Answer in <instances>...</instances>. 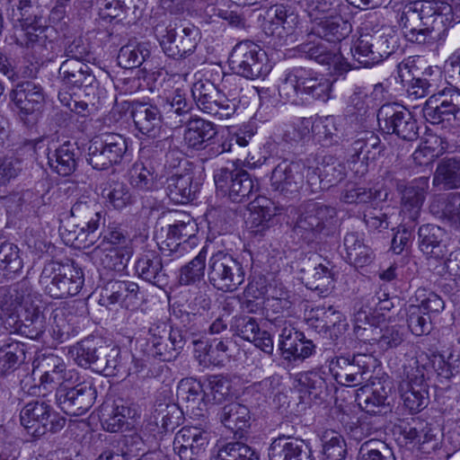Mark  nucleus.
<instances>
[{
    "instance_id": "nucleus-1",
    "label": "nucleus",
    "mask_w": 460,
    "mask_h": 460,
    "mask_svg": "<svg viewBox=\"0 0 460 460\" xmlns=\"http://www.w3.org/2000/svg\"><path fill=\"white\" fill-rule=\"evenodd\" d=\"M0 314L4 329L39 339L45 332L47 319L40 300L31 294L28 280L0 287Z\"/></svg>"
},
{
    "instance_id": "nucleus-2",
    "label": "nucleus",
    "mask_w": 460,
    "mask_h": 460,
    "mask_svg": "<svg viewBox=\"0 0 460 460\" xmlns=\"http://www.w3.org/2000/svg\"><path fill=\"white\" fill-rule=\"evenodd\" d=\"M450 12L446 2L416 1L403 7L398 22L408 41L430 44L445 31L446 15Z\"/></svg>"
},
{
    "instance_id": "nucleus-3",
    "label": "nucleus",
    "mask_w": 460,
    "mask_h": 460,
    "mask_svg": "<svg viewBox=\"0 0 460 460\" xmlns=\"http://www.w3.org/2000/svg\"><path fill=\"white\" fill-rule=\"evenodd\" d=\"M72 217L76 223L62 233L67 244L78 249H86L98 240L97 230L104 224L103 211L94 198L82 195L70 209Z\"/></svg>"
},
{
    "instance_id": "nucleus-4",
    "label": "nucleus",
    "mask_w": 460,
    "mask_h": 460,
    "mask_svg": "<svg viewBox=\"0 0 460 460\" xmlns=\"http://www.w3.org/2000/svg\"><path fill=\"white\" fill-rule=\"evenodd\" d=\"M332 81L312 69L296 67L289 71L279 87V95L288 102H297L298 93L326 102L331 98Z\"/></svg>"
},
{
    "instance_id": "nucleus-5",
    "label": "nucleus",
    "mask_w": 460,
    "mask_h": 460,
    "mask_svg": "<svg viewBox=\"0 0 460 460\" xmlns=\"http://www.w3.org/2000/svg\"><path fill=\"white\" fill-rule=\"evenodd\" d=\"M39 283L44 292L54 299H64L78 294L84 284L81 268L72 263L47 262Z\"/></svg>"
},
{
    "instance_id": "nucleus-6",
    "label": "nucleus",
    "mask_w": 460,
    "mask_h": 460,
    "mask_svg": "<svg viewBox=\"0 0 460 460\" xmlns=\"http://www.w3.org/2000/svg\"><path fill=\"white\" fill-rule=\"evenodd\" d=\"M335 208L320 202L308 201L299 209L293 227L294 233L305 243H312L323 231L329 232L337 226Z\"/></svg>"
},
{
    "instance_id": "nucleus-7",
    "label": "nucleus",
    "mask_w": 460,
    "mask_h": 460,
    "mask_svg": "<svg viewBox=\"0 0 460 460\" xmlns=\"http://www.w3.org/2000/svg\"><path fill=\"white\" fill-rule=\"evenodd\" d=\"M208 282L222 292H234L244 282L246 270L243 261L231 253L217 251L208 259L207 265Z\"/></svg>"
},
{
    "instance_id": "nucleus-8",
    "label": "nucleus",
    "mask_w": 460,
    "mask_h": 460,
    "mask_svg": "<svg viewBox=\"0 0 460 460\" xmlns=\"http://www.w3.org/2000/svg\"><path fill=\"white\" fill-rule=\"evenodd\" d=\"M228 60L232 71L246 79L265 78L271 71L266 52L252 40L237 43Z\"/></svg>"
},
{
    "instance_id": "nucleus-9",
    "label": "nucleus",
    "mask_w": 460,
    "mask_h": 460,
    "mask_svg": "<svg viewBox=\"0 0 460 460\" xmlns=\"http://www.w3.org/2000/svg\"><path fill=\"white\" fill-rule=\"evenodd\" d=\"M128 140L123 135L105 132L93 137L88 146L87 162L95 170L119 164L128 155Z\"/></svg>"
},
{
    "instance_id": "nucleus-10",
    "label": "nucleus",
    "mask_w": 460,
    "mask_h": 460,
    "mask_svg": "<svg viewBox=\"0 0 460 460\" xmlns=\"http://www.w3.org/2000/svg\"><path fill=\"white\" fill-rule=\"evenodd\" d=\"M399 48L395 33L361 35L351 48L352 56L360 66L370 67L380 63Z\"/></svg>"
},
{
    "instance_id": "nucleus-11",
    "label": "nucleus",
    "mask_w": 460,
    "mask_h": 460,
    "mask_svg": "<svg viewBox=\"0 0 460 460\" xmlns=\"http://www.w3.org/2000/svg\"><path fill=\"white\" fill-rule=\"evenodd\" d=\"M214 181L217 190L233 202L241 203L257 197L258 184L244 169L234 164L218 169Z\"/></svg>"
},
{
    "instance_id": "nucleus-12",
    "label": "nucleus",
    "mask_w": 460,
    "mask_h": 460,
    "mask_svg": "<svg viewBox=\"0 0 460 460\" xmlns=\"http://www.w3.org/2000/svg\"><path fill=\"white\" fill-rule=\"evenodd\" d=\"M20 420L28 434L35 438H40L47 432L56 433L66 424V419L56 413L50 405L43 401L28 402L21 411Z\"/></svg>"
},
{
    "instance_id": "nucleus-13",
    "label": "nucleus",
    "mask_w": 460,
    "mask_h": 460,
    "mask_svg": "<svg viewBox=\"0 0 460 460\" xmlns=\"http://www.w3.org/2000/svg\"><path fill=\"white\" fill-rule=\"evenodd\" d=\"M177 23L157 24L155 34L161 38V46L164 53L174 59L190 55L199 41V29L194 25L185 26L178 31Z\"/></svg>"
},
{
    "instance_id": "nucleus-14",
    "label": "nucleus",
    "mask_w": 460,
    "mask_h": 460,
    "mask_svg": "<svg viewBox=\"0 0 460 460\" xmlns=\"http://www.w3.org/2000/svg\"><path fill=\"white\" fill-rule=\"evenodd\" d=\"M380 129L386 134H395L405 141L416 140L419 126L411 111L398 103H385L377 111Z\"/></svg>"
},
{
    "instance_id": "nucleus-15",
    "label": "nucleus",
    "mask_w": 460,
    "mask_h": 460,
    "mask_svg": "<svg viewBox=\"0 0 460 460\" xmlns=\"http://www.w3.org/2000/svg\"><path fill=\"white\" fill-rule=\"evenodd\" d=\"M148 341L154 349V355L163 361L175 359L188 344V332L174 329L166 322H155L148 329Z\"/></svg>"
},
{
    "instance_id": "nucleus-16",
    "label": "nucleus",
    "mask_w": 460,
    "mask_h": 460,
    "mask_svg": "<svg viewBox=\"0 0 460 460\" xmlns=\"http://www.w3.org/2000/svg\"><path fill=\"white\" fill-rule=\"evenodd\" d=\"M191 94L198 108L214 118L225 119L235 112V102L229 100L210 81L195 83L191 88Z\"/></svg>"
},
{
    "instance_id": "nucleus-17",
    "label": "nucleus",
    "mask_w": 460,
    "mask_h": 460,
    "mask_svg": "<svg viewBox=\"0 0 460 460\" xmlns=\"http://www.w3.org/2000/svg\"><path fill=\"white\" fill-rule=\"evenodd\" d=\"M370 360L371 357L366 354L355 355L352 358L335 357L329 361V371L338 384L358 386L371 377Z\"/></svg>"
},
{
    "instance_id": "nucleus-18",
    "label": "nucleus",
    "mask_w": 460,
    "mask_h": 460,
    "mask_svg": "<svg viewBox=\"0 0 460 460\" xmlns=\"http://www.w3.org/2000/svg\"><path fill=\"white\" fill-rule=\"evenodd\" d=\"M96 395L91 383L83 382L73 387L60 385L56 391V402L66 414L82 416L92 408Z\"/></svg>"
},
{
    "instance_id": "nucleus-19",
    "label": "nucleus",
    "mask_w": 460,
    "mask_h": 460,
    "mask_svg": "<svg viewBox=\"0 0 460 460\" xmlns=\"http://www.w3.org/2000/svg\"><path fill=\"white\" fill-rule=\"evenodd\" d=\"M185 218L187 220H177L168 226L167 238L160 247L163 254L172 257V260L183 257L190 248L196 245L197 225L189 216Z\"/></svg>"
},
{
    "instance_id": "nucleus-20",
    "label": "nucleus",
    "mask_w": 460,
    "mask_h": 460,
    "mask_svg": "<svg viewBox=\"0 0 460 460\" xmlns=\"http://www.w3.org/2000/svg\"><path fill=\"white\" fill-rule=\"evenodd\" d=\"M305 172V166L301 163L282 161L271 172L272 191L284 199L296 197L304 186Z\"/></svg>"
},
{
    "instance_id": "nucleus-21",
    "label": "nucleus",
    "mask_w": 460,
    "mask_h": 460,
    "mask_svg": "<svg viewBox=\"0 0 460 460\" xmlns=\"http://www.w3.org/2000/svg\"><path fill=\"white\" fill-rule=\"evenodd\" d=\"M422 112L431 124L460 121V92L448 90L433 94L426 101Z\"/></svg>"
},
{
    "instance_id": "nucleus-22",
    "label": "nucleus",
    "mask_w": 460,
    "mask_h": 460,
    "mask_svg": "<svg viewBox=\"0 0 460 460\" xmlns=\"http://www.w3.org/2000/svg\"><path fill=\"white\" fill-rule=\"evenodd\" d=\"M10 100L23 120L31 116L35 119L45 104V93L42 86L33 81L17 83L10 92Z\"/></svg>"
},
{
    "instance_id": "nucleus-23",
    "label": "nucleus",
    "mask_w": 460,
    "mask_h": 460,
    "mask_svg": "<svg viewBox=\"0 0 460 460\" xmlns=\"http://www.w3.org/2000/svg\"><path fill=\"white\" fill-rule=\"evenodd\" d=\"M22 35L17 38V42L31 49L38 58L42 61H51L56 57V43L54 38L56 31L51 26L41 24V21H35L32 25L22 30Z\"/></svg>"
},
{
    "instance_id": "nucleus-24",
    "label": "nucleus",
    "mask_w": 460,
    "mask_h": 460,
    "mask_svg": "<svg viewBox=\"0 0 460 460\" xmlns=\"http://www.w3.org/2000/svg\"><path fill=\"white\" fill-rule=\"evenodd\" d=\"M404 375L406 379L400 385L403 405L411 413L419 412L427 406L429 402L423 367L418 365L405 367Z\"/></svg>"
},
{
    "instance_id": "nucleus-25",
    "label": "nucleus",
    "mask_w": 460,
    "mask_h": 460,
    "mask_svg": "<svg viewBox=\"0 0 460 460\" xmlns=\"http://www.w3.org/2000/svg\"><path fill=\"white\" fill-rule=\"evenodd\" d=\"M217 131L215 125L203 119H193L187 122V128L183 135L186 146L195 150H206L211 156H217L225 151V148L216 143Z\"/></svg>"
},
{
    "instance_id": "nucleus-26",
    "label": "nucleus",
    "mask_w": 460,
    "mask_h": 460,
    "mask_svg": "<svg viewBox=\"0 0 460 460\" xmlns=\"http://www.w3.org/2000/svg\"><path fill=\"white\" fill-rule=\"evenodd\" d=\"M209 435L202 428L185 426L175 435L173 450L181 460H201L208 445Z\"/></svg>"
},
{
    "instance_id": "nucleus-27",
    "label": "nucleus",
    "mask_w": 460,
    "mask_h": 460,
    "mask_svg": "<svg viewBox=\"0 0 460 460\" xmlns=\"http://www.w3.org/2000/svg\"><path fill=\"white\" fill-rule=\"evenodd\" d=\"M351 31V24L339 13L314 18L309 37L315 36L335 43L347 38Z\"/></svg>"
},
{
    "instance_id": "nucleus-28",
    "label": "nucleus",
    "mask_w": 460,
    "mask_h": 460,
    "mask_svg": "<svg viewBox=\"0 0 460 460\" xmlns=\"http://www.w3.org/2000/svg\"><path fill=\"white\" fill-rule=\"evenodd\" d=\"M391 386L385 382L378 381L371 386L365 385L357 392L356 400L359 407L369 414H381L390 411L388 396Z\"/></svg>"
},
{
    "instance_id": "nucleus-29",
    "label": "nucleus",
    "mask_w": 460,
    "mask_h": 460,
    "mask_svg": "<svg viewBox=\"0 0 460 460\" xmlns=\"http://www.w3.org/2000/svg\"><path fill=\"white\" fill-rule=\"evenodd\" d=\"M135 272L141 279L158 288L168 284V275L164 270L162 258L154 251H147L137 258Z\"/></svg>"
},
{
    "instance_id": "nucleus-30",
    "label": "nucleus",
    "mask_w": 460,
    "mask_h": 460,
    "mask_svg": "<svg viewBox=\"0 0 460 460\" xmlns=\"http://www.w3.org/2000/svg\"><path fill=\"white\" fill-rule=\"evenodd\" d=\"M204 390V385L193 378L182 379L179 384L177 396L187 403V413L192 419L199 420L207 416L208 405L202 398Z\"/></svg>"
},
{
    "instance_id": "nucleus-31",
    "label": "nucleus",
    "mask_w": 460,
    "mask_h": 460,
    "mask_svg": "<svg viewBox=\"0 0 460 460\" xmlns=\"http://www.w3.org/2000/svg\"><path fill=\"white\" fill-rule=\"evenodd\" d=\"M58 79L67 88L89 87L96 81L90 66L76 59H66L61 64Z\"/></svg>"
},
{
    "instance_id": "nucleus-32",
    "label": "nucleus",
    "mask_w": 460,
    "mask_h": 460,
    "mask_svg": "<svg viewBox=\"0 0 460 460\" xmlns=\"http://www.w3.org/2000/svg\"><path fill=\"white\" fill-rule=\"evenodd\" d=\"M166 193L174 203L186 204L193 200L199 190V184L194 181L193 173H175L166 180Z\"/></svg>"
},
{
    "instance_id": "nucleus-33",
    "label": "nucleus",
    "mask_w": 460,
    "mask_h": 460,
    "mask_svg": "<svg viewBox=\"0 0 460 460\" xmlns=\"http://www.w3.org/2000/svg\"><path fill=\"white\" fill-rule=\"evenodd\" d=\"M270 460H311V449L304 440L278 438L269 448Z\"/></svg>"
},
{
    "instance_id": "nucleus-34",
    "label": "nucleus",
    "mask_w": 460,
    "mask_h": 460,
    "mask_svg": "<svg viewBox=\"0 0 460 460\" xmlns=\"http://www.w3.org/2000/svg\"><path fill=\"white\" fill-rule=\"evenodd\" d=\"M419 247L429 257L442 258L447 252L446 231L436 225H423L419 228Z\"/></svg>"
},
{
    "instance_id": "nucleus-35",
    "label": "nucleus",
    "mask_w": 460,
    "mask_h": 460,
    "mask_svg": "<svg viewBox=\"0 0 460 460\" xmlns=\"http://www.w3.org/2000/svg\"><path fill=\"white\" fill-rule=\"evenodd\" d=\"M380 138L373 131H362L356 135L355 139L347 148L349 161L366 164L369 159H375L380 153Z\"/></svg>"
},
{
    "instance_id": "nucleus-36",
    "label": "nucleus",
    "mask_w": 460,
    "mask_h": 460,
    "mask_svg": "<svg viewBox=\"0 0 460 460\" xmlns=\"http://www.w3.org/2000/svg\"><path fill=\"white\" fill-rule=\"evenodd\" d=\"M268 16L270 20L267 30L279 39L292 35L299 23L298 15L282 4L271 6Z\"/></svg>"
},
{
    "instance_id": "nucleus-37",
    "label": "nucleus",
    "mask_w": 460,
    "mask_h": 460,
    "mask_svg": "<svg viewBox=\"0 0 460 460\" xmlns=\"http://www.w3.org/2000/svg\"><path fill=\"white\" fill-rule=\"evenodd\" d=\"M429 187V178L422 176L412 181L402 190V212L408 213L411 220L415 221L418 218Z\"/></svg>"
},
{
    "instance_id": "nucleus-38",
    "label": "nucleus",
    "mask_w": 460,
    "mask_h": 460,
    "mask_svg": "<svg viewBox=\"0 0 460 460\" xmlns=\"http://www.w3.org/2000/svg\"><path fill=\"white\" fill-rule=\"evenodd\" d=\"M80 155L77 144L66 141L49 154V164L59 175L69 176L75 171Z\"/></svg>"
},
{
    "instance_id": "nucleus-39",
    "label": "nucleus",
    "mask_w": 460,
    "mask_h": 460,
    "mask_svg": "<svg viewBox=\"0 0 460 460\" xmlns=\"http://www.w3.org/2000/svg\"><path fill=\"white\" fill-rule=\"evenodd\" d=\"M131 116L136 128L144 135L155 136L161 127L163 114L156 107L146 102L132 106Z\"/></svg>"
},
{
    "instance_id": "nucleus-40",
    "label": "nucleus",
    "mask_w": 460,
    "mask_h": 460,
    "mask_svg": "<svg viewBox=\"0 0 460 460\" xmlns=\"http://www.w3.org/2000/svg\"><path fill=\"white\" fill-rule=\"evenodd\" d=\"M432 183L443 190L460 189V159L445 157L441 159L433 174Z\"/></svg>"
},
{
    "instance_id": "nucleus-41",
    "label": "nucleus",
    "mask_w": 460,
    "mask_h": 460,
    "mask_svg": "<svg viewBox=\"0 0 460 460\" xmlns=\"http://www.w3.org/2000/svg\"><path fill=\"white\" fill-rule=\"evenodd\" d=\"M220 420L226 429L241 437L243 431L250 427V409L239 402H233L221 409Z\"/></svg>"
},
{
    "instance_id": "nucleus-42",
    "label": "nucleus",
    "mask_w": 460,
    "mask_h": 460,
    "mask_svg": "<svg viewBox=\"0 0 460 460\" xmlns=\"http://www.w3.org/2000/svg\"><path fill=\"white\" fill-rule=\"evenodd\" d=\"M344 247L347 259L355 267H364L370 264L375 258L373 250L367 244L360 234L348 233L344 237Z\"/></svg>"
},
{
    "instance_id": "nucleus-43",
    "label": "nucleus",
    "mask_w": 460,
    "mask_h": 460,
    "mask_svg": "<svg viewBox=\"0 0 460 460\" xmlns=\"http://www.w3.org/2000/svg\"><path fill=\"white\" fill-rule=\"evenodd\" d=\"M344 126L342 118L330 115L315 119L311 127L313 133L319 138L330 143H338L348 137Z\"/></svg>"
},
{
    "instance_id": "nucleus-44",
    "label": "nucleus",
    "mask_w": 460,
    "mask_h": 460,
    "mask_svg": "<svg viewBox=\"0 0 460 460\" xmlns=\"http://www.w3.org/2000/svg\"><path fill=\"white\" fill-rule=\"evenodd\" d=\"M132 250H118L116 248L95 247L92 251V257L94 263L108 270H123L130 257Z\"/></svg>"
},
{
    "instance_id": "nucleus-45",
    "label": "nucleus",
    "mask_w": 460,
    "mask_h": 460,
    "mask_svg": "<svg viewBox=\"0 0 460 460\" xmlns=\"http://www.w3.org/2000/svg\"><path fill=\"white\" fill-rule=\"evenodd\" d=\"M190 111V104L185 94L176 90L172 96L168 97L163 104V120L172 128L181 127Z\"/></svg>"
},
{
    "instance_id": "nucleus-46",
    "label": "nucleus",
    "mask_w": 460,
    "mask_h": 460,
    "mask_svg": "<svg viewBox=\"0 0 460 460\" xmlns=\"http://www.w3.org/2000/svg\"><path fill=\"white\" fill-rule=\"evenodd\" d=\"M320 189H329L337 185L346 176L345 165L332 155H325L318 164Z\"/></svg>"
},
{
    "instance_id": "nucleus-47",
    "label": "nucleus",
    "mask_w": 460,
    "mask_h": 460,
    "mask_svg": "<svg viewBox=\"0 0 460 460\" xmlns=\"http://www.w3.org/2000/svg\"><path fill=\"white\" fill-rule=\"evenodd\" d=\"M430 210L434 214L441 213L451 224L460 227V193L451 192L446 195L434 197L430 204Z\"/></svg>"
},
{
    "instance_id": "nucleus-48",
    "label": "nucleus",
    "mask_w": 460,
    "mask_h": 460,
    "mask_svg": "<svg viewBox=\"0 0 460 460\" xmlns=\"http://www.w3.org/2000/svg\"><path fill=\"white\" fill-rule=\"evenodd\" d=\"M152 419L159 433L172 431L183 419V411L175 403H160L155 409Z\"/></svg>"
},
{
    "instance_id": "nucleus-49",
    "label": "nucleus",
    "mask_w": 460,
    "mask_h": 460,
    "mask_svg": "<svg viewBox=\"0 0 460 460\" xmlns=\"http://www.w3.org/2000/svg\"><path fill=\"white\" fill-rule=\"evenodd\" d=\"M314 36L307 35V40L296 47L297 51L308 59L314 60L322 65H331L335 57V50L326 46L322 39L313 40Z\"/></svg>"
},
{
    "instance_id": "nucleus-50",
    "label": "nucleus",
    "mask_w": 460,
    "mask_h": 460,
    "mask_svg": "<svg viewBox=\"0 0 460 460\" xmlns=\"http://www.w3.org/2000/svg\"><path fill=\"white\" fill-rule=\"evenodd\" d=\"M100 238L101 242L97 247L132 250V241L128 232L115 223L109 224L102 233L98 234V239Z\"/></svg>"
},
{
    "instance_id": "nucleus-51",
    "label": "nucleus",
    "mask_w": 460,
    "mask_h": 460,
    "mask_svg": "<svg viewBox=\"0 0 460 460\" xmlns=\"http://www.w3.org/2000/svg\"><path fill=\"white\" fill-rule=\"evenodd\" d=\"M405 338L404 329L399 324H385L377 327V332H373L370 341H376L380 349L386 351L400 346Z\"/></svg>"
},
{
    "instance_id": "nucleus-52",
    "label": "nucleus",
    "mask_w": 460,
    "mask_h": 460,
    "mask_svg": "<svg viewBox=\"0 0 460 460\" xmlns=\"http://www.w3.org/2000/svg\"><path fill=\"white\" fill-rule=\"evenodd\" d=\"M386 190L367 189L355 184H348L341 192V200L348 204L367 203L372 200H385Z\"/></svg>"
},
{
    "instance_id": "nucleus-53",
    "label": "nucleus",
    "mask_w": 460,
    "mask_h": 460,
    "mask_svg": "<svg viewBox=\"0 0 460 460\" xmlns=\"http://www.w3.org/2000/svg\"><path fill=\"white\" fill-rule=\"evenodd\" d=\"M23 261L19 248L13 243H0V269L7 278H13L21 272Z\"/></svg>"
},
{
    "instance_id": "nucleus-54",
    "label": "nucleus",
    "mask_w": 460,
    "mask_h": 460,
    "mask_svg": "<svg viewBox=\"0 0 460 460\" xmlns=\"http://www.w3.org/2000/svg\"><path fill=\"white\" fill-rule=\"evenodd\" d=\"M210 460H259L256 451L241 441L228 442L219 447Z\"/></svg>"
},
{
    "instance_id": "nucleus-55",
    "label": "nucleus",
    "mask_w": 460,
    "mask_h": 460,
    "mask_svg": "<svg viewBox=\"0 0 460 460\" xmlns=\"http://www.w3.org/2000/svg\"><path fill=\"white\" fill-rule=\"evenodd\" d=\"M207 251H201L190 262L181 268L179 282L181 285H191L199 282L205 274Z\"/></svg>"
},
{
    "instance_id": "nucleus-56",
    "label": "nucleus",
    "mask_w": 460,
    "mask_h": 460,
    "mask_svg": "<svg viewBox=\"0 0 460 460\" xmlns=\"http://www.w3.org/2000/svg\"><path fill=\"white\" fill-rule=\"evenodd\" d=\"M323 454L325 460H343L346 454V443L341 434L332 429L321 435Z\"/></svg>"
},
{
    "instance_id": "nucleus-57",
    "label": "nucleus",
    "mask_w": 460,
    "mask_h": 460,
    "mask_svg": "<svg viewBox=\"0 0 460 460\" xmlns=\"http://www.w3.org/2000/svg\"><path fill=\"white\" fill-rule=\"evenodd\" d=\"M204 389V394L202 395L204 403L207 405L219 404L230 394V382L224 376H212L208 378Z\"/></svg>"
},
{
    "instance_id": "nucleus-58",
    "label": "nucleus",
    "mask_w": 460,
    "mask_h": 460,
    "mask_svg": "<svg viewBox=\"0 0 460 460\" xmlns=\"http://www.w3.org/2000/svg\"><path fill=\"white\" fill-rule=\"evenodd\" d=\"M131 410L124 405H113L110 409L103 408L101 417L102 428L109 432H118L122 429L130 417Z\"/></svg>"
},
{
    "instance_id": "nucleus-59",
    "label": "nucleus",
    "mask_w": 460,
    "mask_h": 460,
    "mask_svg": "<svg viewBox=\"0 0 460 460\" xmlns=\"http://www.w3.org/2000/svg\"><path fill=\"white\" fill-rule=\"evenodd\" d=\"M149 50L142 45L128 44L118 54V64L125 69L140 66L149 57Z\"/></svg>"
},
{
    "instance_id": "nucleus-60",
    "label": "nucleus",
    "mask_w": 460,
    "mask_h": 460,
    "mask_svg": "<svg viewBox=\"0 0 460 460\" xmlns=\"http://www.w3.org/2000/svg\"><path fill=\"white\" fill-rule=\"evenodd\" d=\"M305 280L307 288L320 293L327 292L333 285L332 271L321 263L307 271Z\"/></svg>"
},
{
    "instance_id": "nucleus-61",
    "label": "nucleus",
    "mask_w": 460,
    "mask_h": 460,
    "mask_svg": "<svg viewBox=\"0 0 460 460\" xmlns=\"http://www.w3.org/2000/svg\"><path fill=\"white\" fill-rule=\"evenodd\" d=\"M99 342L93 338H86L70 349L75 363L83 367H92L97 354Z\"/></svg>"
},
{
    "instance_id": "nucleus-62",
    "label": "nucleus",
    "mask_w": 460,
    "mask_h": 460,
    "mask_svg": "<svg viewBox=\"0 0 460 460\" xmlns=\"http://www.w3.org/2000/svg\"><path fill=\"white\" fill-rule=\"evenodd\" d=\"M406 312L408 328L412 334L421 336L429 333L431 331L430 317L422 311L420 305H410Z\"/></svg>"
},
{
    "instance_id": "nucleus-63",
    "label": "nucleus",
    "mask_w": 460,
    "mask_h": 460,
    "mask_svg": "<svg viewBox=\"0 0 460 460\" xmlns=\"http://www.w3.org/2000/svg\"><path fill=\"white\" fill-rule=\"evenodd\" d=\"M230 331L234 336L251 341L256 334L258 335L260 326L257 320L252 316L236 315L231 321Z\"/></svg>"
},
{
    "instance_id": "nucleus-64",
    "label": "nucleus",
    "mask_w": 460,
    "mask_h": 460,
    "mask_svg": "<svg viewBox=\"0 0 460 460\" xmlns=\"http://www.w3.org/2000/svg\"><path fill=\"white\" fill-rule=\"evenodd\" d=\"M358 460H395L390 447L383 442L368 440L361 445Z\"/></svg>"
}]
</instances>
